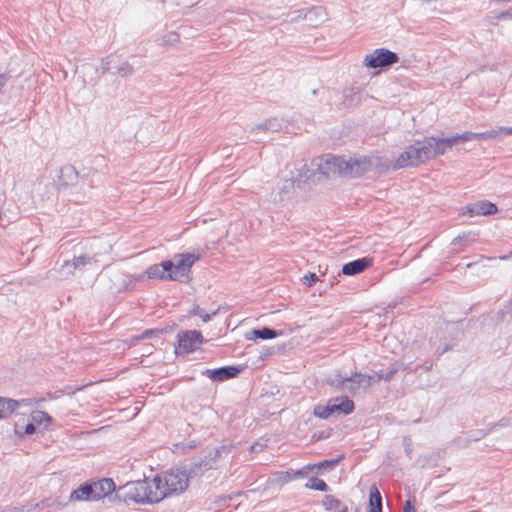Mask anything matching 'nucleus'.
Returning a JSON list of instances; mask_svg holds the SVG:
<instances>
[{"instance_id": "dca6fc26", "label": "nucleus", "mask_w": 512, "mask_h": 512, "mask_svg": "<svg viewBox=\"0 0 512 512\" xmlns=\"http://www.w3.org/2000/svg\"><path fill=\"white\" fill-rule=\"evenodd\" d=\"M283 123L282 120L274 117L265 120L264 122L256 125L251 129V133H257L260 131H271V132H278L282 129Z\"/></svg>"}, {"instance_id": "de8ad7c7", "label": "nucleus", "mask_w": 512, "mask_h": 512, "mask_svg": "<svg viewBox=\"0 0 512 512\" xmlns=\"http://www.w3.org/2000/svg\"><path fill=\"white\" fill-rule=\"evenodd\" d=\"M471 266H473V264H472V263H468V264L466 265V267H467V268H470Z\"/></svg>"}, {"instance_id": "7c9ffc66", "label": "nucleus", "mask_w": 512, "mask_h": 512, "mask_svg": "<svg viewBox=\"0 0 512 512\" xmlns=\"http://www.w3.org/2000/svg\"><path fill=\"white\" fill-rule=\"evenodd\" d=\"M489 19L492 20H506V19H512V8H509L505 11L499 12L497 14H490L487 16Z\"/></svg>"}, {"instance_id": "aec40b11", "label": "nucleus", "mask_w": 512, "mask_h": 512, "mask_svg": "<svg viewBox=\"0 0 512 512\" xmlns=\"http://www.w3.org/2000/svg\"><path fill=\"white\" fill-rule=\"evenodd\" d=\"M369 512H382V496L375 485L369 492Z\"/></svg>"}, {"instance_id": "f257e3e1", "label": "nucleus", "mask_w": 512, "mask_h": 512, "mask_svg": "<svg viewBox=\"0 0 512 512\" xmlns=\"http://www.w3.org/2000/svg\"><path fill=\"white\" fill-rule=\"evenodd\" d=\"M470 133L456 134L450 137H425L422 140H416L400 153L392 168L394 170L416 167L428 160H431L446 152L460 142L470 139Z\"/></svg>"}, {"instance_id": "a878e982", "label": "nucleus", "mask_w": 512, "mask_h": 512, "mask_svg": "<svg viewBox=\"0 0 512 512\" xmlns=\"http://www.w3.org/2000/svg\"><path fill=\"white\" fill-rule=\"evenodd\" d=\"M498 134L512 135V128H500L498 131L491 130L482 132V139L493 138L496 137Z\"/></svg>"}, {"instance_id": "72a5a7b5", "label": "nucleus", "mask_w": 512, "mask_h": 512, "mask_svg": "<svg viewBox=\"0 0 512 512\" xmlns=\"http://www.w3.org/2000/svg\"><path fill=\"white\" fill-rule=\"evenodd\" d=\"M179 39H180V37H179L178 33H176V32H168L163 37V44H174V43L178 42Z\"/></svg>"}, {"instance_id": "f3484780", "label": "nucleus", "mask_w": 512, "mask_h": 512, "mask_svg": "<svg viewBox=\"0 0 512 512\" xmlns=\"http://www.w3.org/2000/svg\"><path fill=\"white\" fill-rule=\"evenodd\" d=\"M59 179L64 185H72L78 179V172L74 166L64 165L60 169Z\"/></svg>"}, {"instance_id": "7ed1b4c3", "label": "nucleus", "mask_w": 512, "mask_h": 512, "mask_svg": "<svg viewBox=\"0 0 512 512\" xmlns=\"http://www.w3.org/2000/svg\"><path fill=\"white\" fill-rule=\"evenodd\" d=\"M154 488H156L159 502L166 497L180 495L189 486L190 476L188 470L170 469L154 478Z\"/></svg>"}, {"instance_id": "f704fd0d", "label": "nucleus", "mask_w": 512, "mask_h": 512, "mask_svg": "<svg viewBox=\"0 0 512 512\" xmlns=\"http://www.w3.org/2000/svg\"><path fill=\"white\" fill-rule=\"evenodd\" d=\"M318 280V277L315 273H308L303 276V284L311 287L313 286Z\"/></svg>"}, {"instance_id": "b1692460", "label": "nucleus", "mask_w": 512, "mask_h": 512, "mask_svg": "<svg viewBox=\"0 0 512 512\" xmlns=\"http://www.w3.org/2000/svg\"><path fill=\"white\" fill-rule=\"evenodd\" d=\"M134 73V68L128 62H123L119 66H117L114 74H117L121 77H128Z\"/></svg>"}, {"instance_id": "6ab92c4d", "label": "nucleus", "mask_w": 512, "mask_h": 512, "mask_svg": "<svg viewBox=\"0 0 512 512\" xmlns=\"http://www.w3.org/2000/svg\"><path fill=\"white\" fill-rule=\"evenodd\" d=\"M372 380H374V376L355 372L350 376V386L354 387V391H355L361 386L362 387L371 386Z\"/></svg>"}, {"instance_id": "6e6552de", "label": "nucleus", "mask_w": 512, "mask_h": 512, "mask_svg": "<svg viewBox=\"0 0 512 512\" xmlns=\"http://www.w3.org/2000/svg\"><path fill=\"white\" fill-rule=\"evenodd\" d=\"M399 61L397 53L385 48L375 49L364 58V65L368 68H385L396 64Z\"/></svg>"}, {"instance_id": "473e14b6", "label": "nucleus", "mask_w": 512, "mask_h": 512, "mask_svg": "<svg viewBox=\"0 0 512 512\" xmlns=\"http://www.w3.org/2000/svg\"><path fill=\"white\" fill-rule=\"evenodd\" d=\"M339 462V458L338 459H333V460H324L322 462H319L317 465H314L315 467H317L318 469H326V468H334Z\"/></svg>"}, {"instance_id": "49530a36", "label": "nucleus", "mask_w": 512, "mask_h": 512, "mask_svg": "<svg viewBox=\"0 0 512 512\" xmlns=\"http://www.w3.org/2000/svg\"><path fill=\"white\" fill-rule=\"evenodd\" d=\"M69 264H70V262H69V261H65V262H64V264H63V266H68Z\"/></svg>"}, {"instance_id": "a18cd8bd", "label": "nucleus", "mask_w": 512, "mask_h": 512, "mask_svg": "<svg viewBox=\"0 0 512 512\" xmlns=\"http://www.w3.org/2000/svg\"><path fill=\"white\" fill-rule=\"evenodd\" d=\"M469 235H467L468 237ZM466 238V235H463V236H458V238L454 239V242H456L457 240H462V239H465Z\"/></svg>"}, {"instance_id": "423d86ee", "label": "nucleus", "mask_w": 512, "mask_h": 512, "mask_svg": "<svg viewBox=\"0 0 512 512\" xmlns=\"http://www.w3.org/2000/svg\"><path fill=\"white\" fill-rule=\"evenodd\" d=\"M355 409L354 402L347 396L330 398L325 405L318 404L313 409V415L320 419L349 415Z\"/></svg>"}, {"instance_id": "58836bf2", "label": "nucleus", "mask_w": 512, "mask_h": 512, "mask_svg": "<svg viewBox=\"0 0 512 512\" xmlns=\"http://www.w3.org/2000/svg\"><path fill=\"white\" fill-rule=\"evenodd\" d=\"M279 479L285 483L294 480L292 470L283 471L280 473Z\"/></svg>"}, {"instance_id": "4be33fe9", "label": "nucleus", "mask_w": 512, "mask_h": 512, "mask_svg": "<svg viewBox=\"0 0 512 512\" xmlns=\"http://www.w3.org/2000/svg\"><path fill=\"white\" fill-rule=\"evenodd\" d=\"M305 487L308 489L321 492L330 491V487L327 485V483L324 480L317 477H311L309 481L305 484Z\"/></svg>"}, {"instance_id": "c03bdc74", "label": "nucleus", "mask_w": 512, "mask_h": 512, "mask_svg": "<svg viewBox=\"0 0 512 512\" xmlns=\"http://www.w3.org/2000/svg\"><path fill=\"white\" fill-rule=\"evenodd\" d=\"M153 334L152 330H147L143 333V338L150 337Z\"/></svg>"}, {"instance_id": "ea45409f", "label": "nucleus", "mask_w": 512, "mask_h": 512, "mask_svg": "<svg viewBox=\"0 0 512 512\" xmlns=\"http://www.w3.org/2000/svg\"><path fill=\"white\" fill-rule=\"evenodd\" d=\"M403 512H416V509L411 500H406L403 507Z\"/></svg>"}, {"instance_id": "ddd939ff", "label": "nucleus", "mask_w": 512, "mask_h": 512, "mask_svg": "<svg viewBox=\"0 0 512 512\" xmlns=\"http://www.w3.org/2000/svg\"><path fill=\"white\" fill-rule=\"evenodd\" d=\"M172 269V260L162 261L159 264L151 265L147 268L146 274L150 279L169 280L167 278L169 271Z\"/></svg>"}, {"instance_id": "37998d69", "label": "nucleus", "mask_w": 512, "mask_h": 512, "mask_svg": "<svg viewBox=\"0 0 512 512\" xmlns=\"http://www.w3.org/2000/svg\"><path fill=\"white\" fill-rule=\"evenodd\" d=\"M383 375V371L376 372L374 376V380H372V383L383 380V378H380V376Z\"/></svg>"}, {"instance_id": "4c0bfd02", "label": "nucleus", "mask_w": 512, "mask_h": 512, "mask_svg": "<svg viewBox=\"0 0 512 512\" xmlns=\"http://www.w3.org/2000/svg\"><path fill=\"white\" fill-rule=\"evenodd\" d=\"M465 209H466V211H464L463 214L468 213L470 217H473L475 215H480V207L477 205L466 206Z\"/></svg>"}, {"instance_id": "9d476101", "label": "nucleus", "mask_w": 512, "mask_h": 512, "mask_svg": "<svg viewBox=\"0 0 512 512\" xmlns=\"http://www.w3.org/2000/svg\"><path fill=\"white\" fill-rule=\"evenodd\" d=\"M241 371L242 368L238 366H224L213 370L207 369L203 372V375H206L213 381L222 382L236 377Z\"/></svg>"}, {"instance_id": "e433bc0d", "label": "nucleus", "mask_w": 512, "mask_h": 512, "mask_svg": "<svg viewBox=\"0 0 512 512\" xmlns=\"http://www.w3.org/2000/svg\"><path fill=\"white\" fill-rule=\"evenodd\" d=\"M110 64L111 60L109 57L103 58L101 60V67L100 69H97V71H100L101 75L107 73L110 70Z\"/></svg>"}, {"instance_id": "5701e85b", "label": "nucleus", "mask_w": 512, "mask_h": 512, "mask_svg": "<svg viewBox=\"0 0 512 512\" xmlns=\"http://www.w3.org/2000/svg\"><path fill=\"white\" fill-rule=\"evenodd\" d=\"M322 505L327 511L338 510L341 505V501L333 495H326L322 500Z\"/></svg>"}, {"instance_id": "2f4dec72", "label": "nucleus", "mask_w": 512, "mask_h": 512, "mask_svg": "<svg viewBox=\"0 0 512 512\" xmlns=\"http://www.w3.org/2000/svg\"><path fill=\"white\" fill-rule=\"evenodd\" d=\"M314 468H315V466H313V465H307V466L302 467L301 469L292 470L293 477L295 479H297L299 477H304V476L308 475V473L310 471H312Z\"/></svg>"}, {"instance_id": "9b49d317", "label": "nucleus", "mask_w": 512, "mask_h": 512, "mask_svg": "<svg viewBox=\"0 0 512 512\" xmlns=\"http://www.w3.org/2000/svg\"><path fill=\"white\" fill-rule=\"evenodd\" d=\"M93 488L94 501L110 495L115 491L116 485L111 478H103L98 481L90 482Z\"/></svg>"}, {"instance_id": "09e8293b", "label": "nucleus", "mask_w": 512, "mask_h": 512, "mask_svg": "<svg viewBox=\"0 0 512 512\" xmlns=\"http://www.w3.org/2000/svg\"><path fill=\"white\" fill-rule=\"evenodd\" d=\"M341 512H347V508L344 507L343 510H341Z\"/></svg>"}, {"instance_id": "c756f323", "label": "nucleus", "mask_w": 512, "mask_h": 512, "mask_svg": "<svg viewBox=\"0 0 512 512\" xmlns=\"http://www.w3.org/2000/svg\"><path fill=\"white\" fill-rule=\"evenodd\" d=\"M36 431L34 423H28L22 431L18 425L15 426V433L19 436L31 435Z\"/></svg>"}, {"instance_id": "a19ab883", "label": "nucleus", "mask_w": 512, "mask_h": 512, "mask_svg": "<svg viewBox=\"0 0 512 512\" xmlns=\"http://www.w3.org/2000/svg\"><path fill=\"white\" fill-rule=\"evenodd\" d=\"M7 81H8L7 75L0 73V93L2 92V88L6 85Z\"/></svg>"}, {"instance_id": "c85d7f7f", "label": "nucleus", "mask_w": 512, "mask_h": 512, "mask_svg": "<svg viewBox=\"0 0 512 512\" xmlns=\"http://www.w3.org/2000/svg\"><path fill=\"white\" fill-rule=\"evenodd\" d=\"M192 315L199 316L203 322H208L211 320V315L206 313L200 306L195 305L193 309L190 311Z\"/></svg>"}, {"instance_id": "393cba45", "label": "nucleus", "mask_w": 512, "mask_h": 512, "mask_svg": "<svg viewBox=\"0 0 512 512\" xmlns=\"http://www.w3.org/2000/svg\"><path fill=\"white\" fill-rule=\"evenodd\" d=\"M32 420H33V422H36L39 424H41L43 422L50 423L52 421V417L44 411L37 410L32 413Z\"/></svg>"}, {"instance_id": "39448f33", "label": "nucleus", "mask_w": 512, "mask_h": 512, "mask_svg": "<svg viewBox=\"0 0 512 512\" xmlns=\"http://www.w3.org/2000/svg\"><path fill=\"white\" fill-rule=\"evenodd\" d=\"M234 449V445L231 442H226L206 452V454L192 462L189 466V473L192 478H200L205 472L217 469L218 463L221 459L227 458Z\"/></svg>"}, {"instance_id": "79ce46f5", "label": "nucleus", "mask_w": 512, "mask_h": 512, "mask_svg": "<svg viewBox=\"0 0 512 512\" xmlns=\"http://www.w3.org/2000/svg\"><path fill=\"white\" fill-rule=\"evenodd\" d=\"M511 424H512V421H511V419H509V418H502V419L499 421V423H498V425H500L501 427H506V426H509V425H511Z\"/></svg>"}, {"instance_id": "0eeeda50", "label": "nucleus", "mask_w": 512, "mask_h": 512, "mask_svg": "<svg viewBox=\"0 0 512 512\" xmlns=\"http://www.w3.org/2000/svg\"><path fill=\"white\" fill-rule=\"evenodd\" d=\"M199 260V256L194 253L177 254L172 261V269L167 278L171 281H181L183 277L191 272L192 265Z\"/></svg>"}, {"instance_id": "1a4fd4ad", "label": "nucleus", "mask_w": 512, "mask_h": 512, "mask_svg": "<svg viewBox=\"0 0 512 512\" xmlns=\"http://www.w3.org/2000/svg\"><path fill=\"white\" fill-rule=\"evenodd\" d=\"M176 354L186 355L194 352L203 342V337L200 331L187 330L177 334Z\"/></svg>"}, {"instance_id": "a211bd4d", "label": "nucleus", "mask_w": 512, "mask_h": 512, "mask_svg": "<svg viewBox=\"0 0 512 512\" xmlns=\"http://www.w3.org/2000/svg\"><path fill=\"white\" fill-rule=\"evenodd\" d=\"M20 402L10 398H0V419H6L19 407Z\"/></svg>"}, {"instance_id": "20e7f679", "label": "nucleus", "mask_w": 512, "mask_h": 512, "mask_svg": "<svg viewBox=\"0 0 512 512\" xmlns=\"http://www.w3.org/2000/svg\"><path fill=\"white\" fill-rule=\"evenodd\" d=\"M156 488H154V479H147L128 482L119 487L114 498L123 502L133 501L135 503H158Z\"/></svg>"}, {"instance_id": "4468645a", "label": "nucleus", "mask_w": 512, "mask_h": 512, "mask_svg": "<svg viewBox=\"0 0 512 512\" xmlns=\"http://www.w3.org/2000/svg\"><path fill=\"white\" fill-rule=\"evenodd\" d=\"M92 491L90 482H85L71 492L69 501H94Z\"/></svg>"}, {"instance_id": "2eb2a0df", "label": "nucleus", "mask_w": 512, "mask_h": 512, "mask_svg": "<svg viewBox=\"0 0 512 512\" xmlns=\"http://www.w3.org/2000/svg\"><path fill=\"white\" fill-rule=\"evenodd\" d=\"M280 335H282V331H277L275 329L265 326L260 329H253L250 332H248L246 334V339H248V340H256V339L268 340V339L276 338Z\"/></svg>"}, {"instance_id": "bb28decb", "label": "nucleus", "mask_w": 512, "mask_h": 512, "mask_svg": "<svg viewBox=\"0 0 512 512\" xmlns=\"http://www.w3.org/2000/svg\"><path fill=\"white\" fill-rule=\"evenodd\" d=\"M498 211V208L496 206V204L490 202V201H487V200H482V216L483 215H494L495 213H497Z\"/></svg>"}, {"instance_id": "f8f14e48", "label": "nucleus", "mask_w": 512, "mask_h": 512, "mask_svg": "<svg viewBox=\"0 0 512 512\" xmlns=\"http://www.w3.org/2000/svg\"><path fill=\"white\" fill-rule=\"evenodd\" d=\"M372 258L362 257L343 265L342 273L347 276L357 275L372 265Z\"/></svg>"}, {"instance_id": "c9c22d12", "label": "nucleus", "mask_w": 512, "mask_h": 512, "mask_svg": "<svg viewBox=\"0 0 512 512\" xmlns=\"http://www.w3.org/2000/svg\"><path fill=\"white\" fill-rule=\"evenodd\" d=\"M397 371H398V367L393 366V367L389 368L388 370L383 371V375L380 376V378H383V380L386 382L390 381L394 377V375L397 373Z\"/></svg>"}, {"instance_id": "412c9836", "label": "nucleus", "mask_w": 512, "mask_h": 512, "mask_svg": "<svg viewBox=\"0 0 512 512\" xmlns=\"http://www.w3.org/2000/svg\"><path fill=\"white\" fill-rule=\"evenodd\" d=\"M328 384L335 388L347 390L349 392L354 391V387L350 386V376L343 377L340 374H336L328 380Z\"/></svg>"}, {"instance_id": "cd10ccee", "label": "nucleus", "mask_w": 512, "mask_h": 512, "mask_svg": "<svg viewBox=\"0 0 512 512\" xmlns=\"http://www.w3.org/2000/svg\"><path fill=\"white\" fill-rule=\"evenodd\" d=\"M91 259L92 258L86 254L76 256L73 259L72 265H73L74 269H80L81 267L90 263Z\"/></svg>"}, {"instance_id": "f03ea898", "label": "nucleus", "mask_w": 512, "mask_h": 512, "mask_svg": "<svg viewBox=\"0 0 512 512\" xmlns=\"http://www.w3.org/2000/svg\"><path fill=\"white\" fill-rule=\"evenodd\" d=\"M371 166V159L367 157H355L346 160L340 156H328L319 165V171L328 178L332 175L354 178L369 171Z\"/></svg>"}]
</instances>
